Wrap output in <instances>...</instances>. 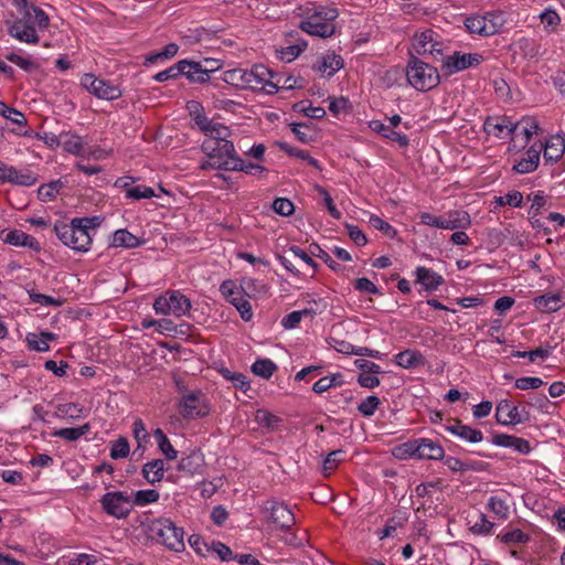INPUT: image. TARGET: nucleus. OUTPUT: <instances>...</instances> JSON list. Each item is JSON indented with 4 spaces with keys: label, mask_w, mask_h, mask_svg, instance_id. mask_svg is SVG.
Masks as SVG:
<instances>
[{
    "label": "nucleus",
    "mask_w": 565,
    "mask_h": 565,
    "mask_svg": "<svg viewBox=\"0 0 565 565\" xmlns=\"http://www.w3.org/2000/svg\"><path fill=\"white\" fill-rule=\"evenodd\" d=\"M291 131L296 138L302 143H310L316 139V131L306 122H291L289 124Z\"/></svg>",
    "instance_id": "nucleus-34"
},
{
    "label": "nucleus",
    "mask_w": 565,
    "mask_h": 565,
    "mask_svg": "<svg viewBox=\"0 0 565 565\" xmlns=\"http://www.w3.org/2000/svg\"><path fill=\"white\" fill-rule=\"evenodd\" d=\"M207 551L215 552L218 555L220 559L223 562L235 559V555L233 554L232 550L227 545L218 541H212L211 546L207 547Z\"/></svg>",
    "instance_id": "nucleus-56"
},
{
    "label": "nucleus",
    "mask_w": 565,
    "mask_h": 565,
    "mask_svg": "<svg viewBox=\"0 0 565 565\" xmlns=\"http://www.w3.org/2000/svg\"><path fill=\"white\" fill-rule=\"evenodd\" d=\"M30 299L34 303H39L41 306H53V307H60L63 305L64 300L58 298H53L51 296L36 292L35 290L29 291Z\"/></svg>",
    "instance_id": "nucleus-50"
},
{
    "label": "nucleus",
    "mask_w": 565,
    "mask_h": 565,
    "mask_svg": "<svg viewBox=\"0 0 565 565\" xmlns=\"http://www.w3.org/2000/svg\"><path fill=\"white\" fill-rule=\"evenodd\" d=\"M130 447L127 438L119 437L113 443L110 457L113 459L126 458L129 455Z\"/></svg>",
    "instance_id": "nucleus-48"
},
{
    "label": "nucleus",
    "mask_w": 565,
    "mask_h": 565,
    "mask_svg": "<svg viewBox=\"0 0 565 565\" xmlns=\"http://www.w3.org/2000/svg\"><path fill=\"white\" fill-rule=\"evenodd\" d=\"M4 242L13 246L29 247L35 252H39L41 249L40 243L36 241L35 237L19 230L10 231L7 234Z\"/></svg>",
    "instance_id": "nucleus-20"
},
{
    "label": "nucleus",
    "mask_w": 565,
    "mask_h": 565,
    "mask_svg": "<svg viewBox=\"0 0 565 565\" xmlns=\"http://www.w3.org/2000/svg\"><path fill=\"white\" fill-rule=\"evenodd\" d=\"M266 519L280 530H289L295 524V515L282 502L268 500L263 510Z\"/></svg>",
    "instance_id": "nucleus-8"
},
{
    "label": "nucleus",
    "mask_w": 565,
    "mask_h": 565,
    "mask_svg": "<svg viewBox=\"0 0 565 565\" xmlns=\"http://www.w3.org/2000/svg\"><path fill=\"white\" fill-rule=\"evenodd\" d=\"M495 418L498 423L505 426L516 425L527 422L530 414L524 408L519 409V406L512 405L510 401L502 399L497 405Z\"/></svg>",
    "instance_id": "nucleus-12"
},
{
    "label": "nucleus",
    "mask_w": 565,
    "mask_h": 565,
    "mask_svg": "<svg viewBox=\"0 0 565 565\" xmlns=\"http://www.w3.org/2000/svg\"><path fill=\"white\" fill-rule=\"evenodd\" d=\"M9 34L21 42L36 44L39 36L34 26L26 23L24 20H17L9 26Z\"/></svg>",
    "instance_id": "nucleus-14"
},
{
    "label": "nucleus",
    "mask_w": 565,
    "mask_h": 565,
    "mask_svg": "<svg viewBox=\"0 0 565 565\" xmlns=\"http://www.w3.org/2000/svg\"><path fill=\"white\" fill-rule=\"evenodd\" d=\"M307 47V43L305 41L298 42L297 44L289 45L287 47L281 49V60H286L287 62H291L295 60L301 52H303Z\"/></svg>",
    "instance_id": "nucleus-57"
},
{
    "label": "nucleus",
    "mask_w": 565,
    "mask_h": 565,
    "mask_svg": "<svg viewBox=\"0 0 565 565\" xmlns=\"http://www.w3.org/2000/svg\"><path fill=\"white\" fill-rule=\"evenodd\" d=\"M38 181V177L30 170L18 171L6 163L0 164V184L9 182L15 185L30 186Z\"/></svg>",
    "instance_id": "nucleus-13"
},
{
    "label": "nucleus",
    "mask_w": 565,
    "mask_h": 565,
    "mask_svg": "<svg viewBox=\"0 0 565 565\" xmlns=\"http://www.w3.org/2000/svg\"><path fill=\"white\" fill-rule=\"evenodd\" d=\"M370 127L373 131L381 134L384 138L397 142L401 147H407L409 145V139L407 136L396 132L391 127L382 124L380 120L371 121Z\"/></svg>",
    "instance_id": "nucleus-26"
},
{
    "label": "nucleus",
    "mask_w": 565,
    "mask_h": 565,
    "mask_svg": "<svg viewBox=\"0 0 565 565\" xmlns=\"http://www.w3.org/2000/svg\"><path fill=\"white\" fill-rule=\"evenodd\" d=\"M81 84L89 93L100 99L115 100L121 96V90L118 86L111 84L109 81L97 78L90 73L82 76Z\"/></svg>",
    "instance_id": "nucleus-7"
},
{
    "label": "nucleus",
    "mask_w": 565,
    "mask_h": 565,
    "mask_svg": "<svg viewBox=\"0 0 565 565\" xmlns=\"http://www.w3.org/2000/svg\"><path fill=\"white\" fill-rule=\"evenodd\" d=\"M230 129L226 126H223L222 124H213V126L210 128L206 139H213L214 141H223L227 142L230 141L227 138L230 137Z\"/></svg>",
    "instance_id": "nucleus-52"
},
{
    "label": "nucleus",
    "mask_w": 565,
    "mask_h": 565,
    "mask_svg": "<svg viewBox=\"0 0 565 565\" xmlns=\"http://www.w3.org/2000/svg\"><path fill=\"white\" fill-rule=\"evenodd\" d=\"M153 436L158 443V447L160 451L163 454L167 460H174L178 457V451L171 445L169 438L163 433L162 429L157 428L153 433Z\"/></svg>",
    "instance_id": "nucleus-33"
},
{
    "label": "nucleus",
    "mask_w": 565,
    "mask_h": 565,
    "mask_svg": "<svg viewBox=\"0 0 565 565\" xmlns=\"http://www.w3.org/2000/svg\"><path fill=\"white\" fill-rule=\"evenodd\" d=\"M25 15L30 19L33 18L34 23H36L41 29H46L49 26L50 20L47 14L35 6L26 8Z\"/></svg>",
    "instance_id": "nucleus-47"
},
{
    "label": "nucleus",
    "mask_w": 565,
    "mask_h": 565,
    "mask_svg": "<svg viewBox=\"0 0 565 565\" xmlns=\"http://www.w3.org/2000/svg\"><path fill=\"white\" fill-rule=\"evenodd\" d=\"M311 255L322 259L328 266L329 268H331L332 270H339L341 268L340 264L334 262L331 256L326 252L323 250L318 244H311Z\"/></svg>",
    "instance_id": "nucleus-58"
},
{
    "label": "nucleus",
    "mask_w": 565,
    "mask_h": 565,
    "mask_svg": "<svg viewBox=\"0 0 565 565\" xmlns=\"http://www.w3.org/2000/svg\"><path fill=\"white\" fill-rule=\"evenodd\" d=\"M342 67L343 58L335 53L323 56L322 61L318 65H313V70L328 73V76L334 75Z\"/></svg>",
    "instance_id": "nucleus-29"
},
{
    "label": "nucleus",
    "mask_w": 565,
    "mask_h": 565,
    "mask_svg": "<svg viewBox=\"0 0 565 565\" xmlns=\"http://www.w3.org/2000/svg\"><path fill=\"white\" fill-rule=\"evenodd\" d=\"M99 224L98 216L76 217L70 224L56 222L54 232L65 246L77 252H86L92 243L89 231L95 230Z\"/></svg>",
    "instance_id": "nucleus-1"
},
{
    "label": "nucleus",
    "mask_w": 565,
    "mask_h": 565,
    "mask_svg": "<svg viewBox=\"0 0 565 565\" xmlns=\"http://www.w3.org/2000/svg\"><path fill=\"white\" fill-rule=\"evenodd\" d=\"M416 277V281L422 284L426 290H436L444 282L440 275L426 267H418Z\"/></svg>",
    "instance_id": "nucleus-22"
},
{
    "label": "nucleus",
    "mask_w": 565,
    "mask_h": 565,
    "mask_svg": "<svg viewBox=\"0 0 565 565\" xmlns=\"http://www.w3.org/2000/svg\"><path fill=\"white\" fill-rule=\"evenodd\" d=\"M483 60L481 54L478 53H461L456 51L451 55L443 58L441 73L444 76H450L457 72H461L471 66H477Z\"/></svg>",
    "instance_id": "nucleus-6"
},
{
    "label": "nucleus",
    "mask_w": 565,
    "mask_h": 565,
    "mask_svg": "<svg viewBox=\"0 0 565 565\" xmlns=\"http://www.w3.org/2000/svg\"><path fill=\"white\" fill-rule=\"evenodd\" d=\"M242 289L249 297L265 295L268 291V288L264 282L253 278L243 279Z\"/></svg>",
    "instance_id": "nucleus-42"
},
{
    "label": "nucleus",
    "mask_w": 565,
    "mask_h": 565,
    "mask_svg": "<svg viewBox=\"0 0 565 565\" xmlns=\"http://www.w3.org/2000/svg\"><path fill=\"white\" fill-rule=\"evenodd\" d=\"M151 531L158 541L168 548L180 552L184 548V531L182 527L175 526L170 519H159L152 522Z\"/></svg>",
    "instance_id": "nucleus-5"
},
{
    "label": "nucleus",
    "mask_w": 565,
    "mask_h": 565,
    "mask_svg": "<svg viewBox=\"0 0 565 565\" xmlns=\"http://www.w3.org/2000/svg\"><path fill=\"white\" fill-rule=\"evenodd\" d=\"M434 35L433 30H426L415 35L413 46L417 54L423 55L428 52V47L435 41Z\"/></svg>",
    "instance_id": "nucleus-36"
},
{
    "label": "nucleus",
    "mask_w": 565,
    "mask_h": 565,
    "mask_svg": "<svg viewBox=\"0 0 565 565\" xmlns=\"http://www.w3.org/2000/svg\"><path fill=\"white\" fill-rule=\"evenodd\" d=\"M466 28L470 33L484 35L486 18L483 15H472L466 19Z\"/></svg>",
    "instance_id": "nucleus-51"
},
{
    "label": "nucleus",
    "mask_w": 565,
    "mask_h": 565,
    "mask_svg": "<svg viewBox=\"0 0 565 565\" xmlns=\"http://www.w3.org/2000/svg\"><path fill=\"white\" fill-rule=\"evenodd\" d=\"M565 151V141L559 136H554L546 141L544 146V159L546 161L556 162Z\"/></svg>",
    "instance_id": "nucleus-28"
},
{
    "label": "nucleus",
    "mask_w": 565,
    "mask_h": 565,
    "mask_svg": "<svg viewBox=\"0 0 565 565\" xmlns=\"http://www.w3.org/2000/svg\"><path fill=\"white\" fill-rule=\"evenodd\" d=\"M308 313H310V310H308V309L300 310V311H292L282 318L281 324L286 329H294L300 323L302 316L308 315Z\"/></svg>",
    "instance_id": "nucleus-62"
},
{
    "label": "nucleus",
    "mask_w": 565,
    "mask_h": 565,
    "mask_svg": "<svg viewBox=\"0 0 565 565\" xmlns=\"http://www.w3.org/2000/svg\"><path fill=\"white\" fill-rule=\"evenodd\" d=\"M445 451L441 445L428 438H419V451L417 458L428 460H441Z\"/></svg>",
    "instance_id": "nucleus-19"
},
{
    "label": "nucleus",
    "mask_w": 565,
    "mask_h": 565,
    "mask_svg": "<svg viewBox=\"0 0 565 565\" xmlns=\"http://www.w3.org/2000/svg\"><path fill=\"white\" fill-rule=\"evenodd\" d=\"M186 64L188 65H184V72L182 75H184L190 82L200 84L206 83L210 79V73L220 68L218 64L216 67L207 68V66L203 67L200 62L188 60Z\"/></svg>",
    "instance_id": "nucleus-16"
},
{
    "label": "nucleus",
    "mask_w": 565,
    "mask_h": 565,
    "mask_svg": "<svg viewBox=\"0 0 565 565\" xmlns=\"http://www.w3.org/2000/svg\"><path fill=\"white\" fill-rule=\"evenodd\" d=\"M273 210L281 216H289L295 212V205L289 199L277 198L273 202Z\"/></svg>",
    "instance_id": "nucleus-54"
},
{
    "label": "nucleus",
    "mask_w": 565,
    "mask_h": 565,
    "mask_svg": "<svg viewBox=\"0 0 565 565\" xmlns=\"http://www.w3.org/2000/svg\"><path fill=\"white\" fill-rule=\"evenodd\" d=\"M90 430V425L88 423L78 426V427H70V428H61L53 433L54 437H60L67 441H76L81 437L85 436Z\"/></svg>",
    "instance_id": "nucleus-32"
},
{
    "label": "nucleus",
    "mask_w": 565,
    "mask_h": 565,
    "mask_svg": "<svg viewBox=\"0 0 565 565\" xmlns=\"http://www.w3.org/2000/svg\"><path fill=\"white\" fill-rule=\"evenodd\" d=\"M202 150L211 159L217 160V163H214L216 168L221 162H228L238 157L232 141L223 142L205 139L202 143Z\"/></svg>",
    "instance_id": "nucleus-11"
},
{
    "label": "nucleus",
    "mask_w": 565,
    "mask_h": 565,
    "mask_svg": "<svg viewBox=\"0 0 565 565\" xmlns=\"http://www.w3.org/2000/svg\"><path fill=\"white\" fill-rule=\"evenodd\" d=\"M445 465L454 472L479 470L481 468V463H479V462H467V461H462L456 457H447L445 459Z\"/></svg>",
    "instance_id": "nucleus-43"
},
{
    "label": "nucleus",
    "mask_w": 565,
    "mask_h": 565,
    "mask_svg": "<svg viewBox=\"0 0 565 565\" xmlns=\"http://www.w3.org/2000/svg\"><path fill=\"white\" fill-rule=\"evenodd\" d=\"M541 149L542 146L539 148H536L535 145L530 147L524 153V157L513 166L512 170L521 174L536 170L540 161Z\"/></svg>",
    "instance_id": "nucleus-17"
},
{
    "label": "nucleus",
    "mask_w": 565,
    "mask_h": 565,
    "mask_svg": "<svg viewBox=\"0 0 565 565\" xmlns=\"http://www.w3.org/2000/svg\"><path fill=\"white\" fill-rule=\"evenodd\" d=\"M420 222L425 225L435 226L445 230H455L466 227L470 224V216L465 211H455L449 213L448 217L434 216L430 213H423Z\"/></svg>",
    "instance_id": "nucleus-9"
},
{
    "label": "nucleus",
    "mask_w": 565,
    "mask_h": 565,
    "mask_svg": "<svg viewBox=\"0 0 565 565\" xmlns=\"http://www.w3.org/2000/svg\"><path fill=\"white\" fill-rule=\"evenodd\" d=\"M561 294H546L534 299L535 307L542 312H554L564 306Z\"/></svg>",
    "instance_id": "nucleus-21"
},
{
    "label": "nucleus",
    "mask_w": 565,
    "mask_h": 565,
    "mask_svg": "<svg viewBox=\"0 0 565 565\" xmlns=\"http://www.w3.org/2000/svg\"><path fill=\"white\" fill-rule=\"evenodd\" d=\"M395 359L396 363L404 369L416 367L423 365L425 362L424 355L414 350H404L399 352Z\"/></svg>",
    "instance_id": "nucleus-30"
},
{
    "label": "nucleus",
    "mask_w": 565,
    "mask_h": 565,
    "mask_svg": "<svg viewBox=\"0 0 565 565\" xmlns=\"http://www.w3.org/2000/svg\"><path fill=\"white\" fill-rule=\"evenodd\" d=\"M184 65H188L186 60L179 61L177 64L172 65L171 67L157 73L153 76V78L157 82H166L168 79L177 78L180 75H182V73L184 72Z\"/></svg>",
    "instance_id": "nucleus-41"
},
{
    "label": "nucleus",
    "mask_w": 565,
    "mask_h": 565,
    "mask_svg": "<svg viewBox=\"0 0 565 565\" xmlns=\"http://www.w3.org/2000/svg\"><path fill=\"white\" fill-rule=\"evenodd\" d=\"M166 471L164 461L162 459H154L143 465L142 476L151 484L159 482L163 479Z\"/></svg>",
    "instance_id": "nucleus-24"
},
{
    "label": "nucleus",
    "mask_w": 565,
    "mask_h": 565,
    "mask_svg": "<svg viewBox=\"0 0 565 565\" xmlns=\"http://www.w3.org/2000/svg\"><path fill=\"white\" fill-rule=\"evenodd\" d=\"M419 451V439L408 440L393 450V455L398 459H406L408 457L418 456Z\"/></svg>",
    "instance_id": "nucleus-37"
},
{
    "label": "nucleus",
    "mask_w": 565,
    "mask_h": 565,
    "mask_svg": "<svg viewBox=\"0 0 565 565\" xmlns=\"http://www.w3.org/2000/svg\"><path fill=\"white\" fill-rule=\"evenodd\" d=\"M250 89H260L265 88L266 83L269 78H275V74L264 65H255L250 71Z\"/></svg>",
    "instance_id": "nucleus-25"
},
{
    "label": "nucleus",
    "mask_w": 565,
    "mask_h": 565,
    "mask_svg": "<svg viewBox=\"0 0 565 565\" xmlns=\"http://www.w3.org/2000/svg\"><path fill=\"white\" fill-rule=\"evenodd\" d=\"M82 408L78 407L77 404L67 403V404H60L57 406L56 415L60 417H71V418H78L81 417Z\"/></svg>",
    "instance_id": "nucleus-63"
},
{
    "label": "nucleus",
    "mask_w": 565,
    "mask_h": 565,
    "mask_svg": "<svg viewBox=\"0 0 565 565\" xmlns=\"http://www.w3.org/2000/svg\"><path fill=\"white\" fill-rule=\"evenodd\" d=\"M445 429L469 443H480L483 438L481 430L463 425L459 419H455V424L446 426Z\"/></svg>",
    "instance_id": "nucleus-18"
},
{
    "label": "nucleus",
    "mask_w": 565,
    "mask_h": 565,
    "mask_svg": "<svg viewBox=\"0 0 565 565\" xmlns=\"http://www.w3.org/2000/svg\"><path fill=\"white\" fill-rule=\"evenodd\" d=\"M307 103V100L298 102L292 106V109L312 119H321L326 116V110L323 107H313L311 104Z\"/></svg>",
    "instance_id": "nucleus-38"
},
{
    "label": "nucleus",
    "mask_w": 565,
    "mask_h": 565,
    "mask_svg": "<svg viewBox=\"0 0 565 565\" xmlns=\"http://www.w3.org/2000/svg\"><path fill=\"white\" fill-rule=\"evenodd\" d=\"M126 196L135 200L150 199L154 196V191L150 186L137 185L126 190Z\"/></svg>",
    "instance_id": "nucleus-55"
},
{
    "label": "nucleus",
    "mask_w": 565,
    "mask_h": 565,
    "mask_svg": "<svg viewBox=\"0 0 565 565\" xmlns=\"http://www.w3.org/2000/svg\"><path fill=\"white\" fill-rule=\"evenodd\" d=\"M178 411L184 419L193 420L207 416L211 407L201 391H191L182 395L178 402Z\"/></svg>",
    "instance_id": "nucleus-4"
},
{
    "label": "nucleus",
    "mask_w": 565,
    "mask_h": 565,
    "mask_svg": "<svg viewBox=\"0 0 565 565\" xmlns=\"http://www.w3.org/2000/svg\"><path fill=\"white\" fill-rule=\"evenodd\" d=\"M276 370V364L268 359H259L252 365L253 373L266 380L269 379Z\"/></svg>",
    "instance_id": "nucleus-39"
},
{
    "label": "nucleus",
    "mask_w": 565,
    "mask_h": 565,
    "mask_svg": "<svg viewBox=\"0 0 565 565\" xmlns=\"http://www.w3.org/2000/svg\"><path fill=\"white\" fill-rule=\"evenodd\" d=\"M486 18L484 36L493 35L500 32L503 26L504 20L501 13H488Z\"/></svg>",
    "instance_id": "nucleus-45"
},
{
    "label": "nucleus",
    "mask_w": 565,
    "mask_h": 565,
    "mask_svg": "<svg viewBox=\"0 0 565 565\" xmlns=\"http://www.w3.org/2000/svg\"><path fill=\"white\" fill-rule=\"evenodd\" d=\"M231 303H233L236 309L238 310L239 315H241V318L244 320V321H249L253 317V311H252V306L250 303L243 299V298H233V300H231Z\"/></svg>",
    "instance_id": "nucleus-64"
},
{
    "label": "nucleus",
    "mask_w": 565,
    "mask_h": 565,
    "mask_svg": "<svg viewBox=\"0 0 565 565\" xmlns=\"http://www.w3.org/2000/svg\"><path fill=\"white\" fill-rule=\"evenodd\" d=\"M167 295H169V301H170V312L174 315L175 317H181L189 312L191 308V302L188 297L182 295L178 290H171L168 291Z\"/></svg>",
    "instance_id": "nucleus-27"
},
{
    "label": "nucleus",
    "mask_w": 565,
    "mask_h": 565,
    "mask_svg": "<svg viewBox=\"0 0 565 565\" xmlns=\"http://www.w3.org/2000/svg\"><path fill=\"white\" fill-rule=\"evenodd\" d=\"M255 420L263 427L275 428L280 422V418L267 411L258 409L255 414Z\"/></svg>",
    "instance_id": "nucleus-49"
},
{
    "label": "nucleus",
    "mask_w": 565,
    "mask_h": 565,
    "mask_svg": "<svg viewBox=\"0 0 565 565\" xmlns=\"http://www.w3.org/2000/svg\"><path fill=\"white\" fill-rule=\"evenodd\" d=\"M63 185L64 184L61 180H55L47 184H42L38 190V196L43 202L52 201L60 193Z\"/></svg>",
    "instance_id": "nucleus-35"
},
{
    "label": "nucleus",
    "mask_w": 565,
    "mask_h": 565,
    "mask_svg": "<svg viewBox=\"0 0 565 565\" xmlns=\"http://www.w3.org/2000/svg\"><path fill=\"white\" fill-rule=\"evenodd\" d=\"M0 115L6 119L19 126L26 125L25 116L15 108L9 107L4 102L0 100Z\"/></svg>",
    "instance_id": "nucleus-44"
},
{
    "label": "nucleus",
    "mask_w": 565,
    "mask_h": 565,
    "mask_svg": "<svg viewBox=\"0 0 565 565\" xmlns=\"http://www.w3.org/2000/svg\"><path fill=\"white\" fill-rule=\"evenodd\" d=\"M406 77L409 85L420 92L430 90L440 82L437 68L413 54H411L407 63Z\"/></svg>",
    "instance_id": "nucleus-3"
},
{
    "label": "nucleus",
    "mask_w": 565,
    "mask_h": 565,
    "mask_svg": "<svg viewBox=\"0 0 565 565\" xmlns=\"http://www.w3.org/2000/svg\"><path fill=\"white\" fill-rule=\"evenodd\" d=\"M141 244V241L127 230H118L113 235L111 246L134 248Z\"/></svg>",
    "instance_id": "nucleus-31"
},
{
    "label": "nucleus",
    "mask_w": 565,
    "mask_h": 565,
    "mask_svg": "<svg viewBox=\"0 0 565 565\" xmlns=\"http://www.w3.org/2000/svg\"><path fill=\"white\" fill-rule=\"evenodd\" d=\"M498 537L505 544L526 543L530 541V536L519 529L504 533L503 535H499Z\"/></svg>",
    "instance_id": "nucleus-59"
},
{
    "label": "nucleus",
    "mask_w": 565,
    "mask_h": 565,
    "mask_svg": "<svg viewBox=\"0 0 565 565\" xmlns=\"http://www.w3.org/2000/svg\"><path fill=\"white\" fill-rule=\"evenodd\" d=\"M217 169L225 170V171H243L248 174H253L254 171L263 172L266 170L265 167L248 162L246 163L242 158L237 157V159H232V161L228 162H221L217 166Z\"/></svg>",
    "instance_id": "nucleus-23"
},
{
    "label": "nucleus",
    "mask_w": 565,
    "mask_h": 565,
    "mask_svg": "<svg viewBox=\"0 0 565 565\" xmlns=\"http://www.w3.org/2000/svg\"><path fill=\"white\" fill-rule=\"evenodd\" d=\"M507 118L500 117H488L484 120L483 129L488 135H494L495 137L502 138V134L505 130Z\"/></svg>",
    "instance_id": "nucleus-40"
},
{
    "label": "nucleus",
    "mask_w": 565,
    "mask_h": 565,
    "mask_svg": "<svg viewBox=\"0 0 565 565\" xmlns=\"http://www.w3.org/2000/svg\"><path fill=\"white\" fill-rule=\"evenodd\" d=\"M380 405H381L380 398L375 395H371V396H367L364 401H362L358 405V411L363 416L370 417L375 413V411L379 408Z\"/></svg>",
    "instance_id": "nucleus-46"
},
{
    "label": "nucleus",
    "mask_w": 565,
    "mask_h": 565,
    "mask_svg": "<svg viewBox=\"0 0 565 565\" xmlns=\"http://www.w3.org/2000/svg\"><path fill=\"white\" fill-rule=\"evenodd\" d=\"M204 467V456L198 450H191L186 456L182 457L178 462V470L189 475L202 473Z\"/></svg>",
    "instance_id": "nucleus-15"
},
{
    "label": "nucleus",
    "mask_w": 565,
    "mask_h": 565,
    "mask_svg": "<svg viewBox=\"0 0 565 565\" xmlns=\"http://www.w3.org/2000/svg\"><path fill=\"white\" fill-rule=\"evenodd\" d=\"M134 438L138 443V447L135 452L142 448V443H147L149 435L146 430L145 424L141 419H136L132 425Z\"/></svg>",
    "instance_id": "nucleus-60"
},
{
    "label": "nucleus",
    "mask_w": 565,
    "mask_h": 565,
    "mask_svg": "<svg viewBox=\"0 0 565 565\" xmlns=\"http://www.w3.org/2000/svg\"><path fill=\"white\" fill-rule=\"evenodd\" d=\"M306 14L307 18L299 25L302 31L320 38H330L334 34L335 25L333 21L339 15L335 8L313 6L307 8Z\"/></svg>",
    "instance_id": "nucleus-2"
},
{
    "label": "nucleus",
    "mask_w": 565,
    "mask_h": 565,
    "mask_svg": "<svg viewBox=\"0 0 565 565\" xmlns=\"http://www.w3.org/2000/svg\"><path fill=\"white\" fill-rule=\"evenodd\" d=\"M159 500V492L153 489L139 490L135 494L134 503L137 505H146L149 503L157 502Z\"/></svg>",
    "instance_id": "nucleus-53"
},
{
    "label": "nucleus",
    "mask_w": 565,
    "mask_h": 565,
    "mask_svg": "<svg viewBox=\"0 0 565 565\" xmlns=\"http://www.w3.org/2000/svg\"><path fill=\"white\" fill-rule=\"evenodd\" d=\"M228 79L245 88H249L250 74L245 70H233L227 72Z\"/></svg>",
    "instance_id": "nucleus-61"
},
{
    "label": "nucleus",
    "mask_w": 565,
    "mask_h": 565,
    "mask_svg": "<svg viewBox=\"0 0 565 565\" xmlns=\"http://www.w3.org/2000/svg\"><path fill=\"white\" fill-rule=\"evenodd\" d=\"M100 503L107 514L117 519L126 518L131 510L130 498L120 491L107 492Z\"/></svg>",
    "instance_id": "nucleus-10"
}]
</instances>
